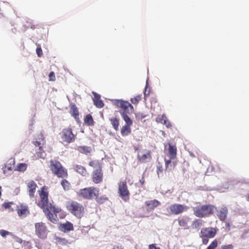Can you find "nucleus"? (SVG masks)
Masks as SVG:
<instances>
[{"mask_svg":"<svg viewBox=\"0 0 249 249\" xmlns=\"http://www.w3.org/2000/svg\"><path fill=\"white\" fill-rule=\"evenodd\" d=\"M40 200L38 201V205L43 209L48 219L53 223L57 221V213L60 211L61 209L55 207L53 204L49 203L47 188L43 186L40 191H38Z\"/></svg>","mask_w":249,"mask_h":249,"instance_id":"f257e3e1","label":"nucleus"},{"mask_svg":"<svg viewBox=\"0 0 249 249\" xmlns=\"http://www.w3.org/2000/svg\"><path fill=\"white\" fill-rule=\"evenodd\" d=\"M216 207L212 204H204L193 207L194 214L198 218H205L213 215Z\"/></svg>","mask_w":249,"mask_h":249,"instance_id":"f03ea898","label":"nucleus"},{"mask_svg":"<svg viewBox=\"0 0 249 249\" xmlns=\"http://www.w3.org/2000/svg\"><path fill=\"white\" fill-rule=\"evenodd\" d=\"M50 162L49 168L53 174L61 178H67L68 177L67 170L59 161L52 160Z\"/></svg>","mask_w":249,"mask_h":249,"instance_id":"7ed1b4c3","label":"nucleus"},{"mask_svg":"<svg viewBox=\"0 0 249 249\" xmlns=\"http://www.w3.org/2000/svg\"><path fill=\"white\" fill-rule=\"evenodd\" d=\"M67 209L77 218H81L85 213V208L83 205L76 201H70L67 203Z\"/></svg>","mask_w":249,"mask_h":249,"instance_id":"20e7f679","label":"nucleus"},{"mask_svg":"<svg viewBox=\"0 0 249 249\" xmlns=\"http://www.w3.org/2000/svg\"><path fill=\"white\" fill-rule=\"evenodd\" d=\"M218 229L217 228L208 227L201 229L199 237L202 240V244L206 245L210 239L213 238L216 235Z\"/></svg>","mask_w":249,"mask_h":249,"instance_id":"39448f33","label":"nucleus"},{"mask_svg":"<svg viewBox=\"0 0 249 249\" xmlns=\"http://www.w3.org/2000/svg\"><path fill=\"white\" fill-rule=\"evenodd\" d=\"M99 194V188L93 186L81 189L77 193L78 196L88 200H92L94 199L95 197L97 196Z\"/></svg>","mask_w":249,"mask_h":249,"instance_id":"423d86ee","label":"nucleus"},{"mask_svg":"<svg viewBox=\"0 0 249 249\" xmlns=\"http://www.w3.org/2000/svg\"><path fill=\"white\" fill-rule=\"evenodd\" d=\"M60 135L62 142L67 144L74 142L76 139V135L74 134L71 127L63 129Z\"/></svg>","mask_w":249,"mask_h":249,"instance_id":"0eeeda50","label":"nucleus"},{"mask_svg":"<svg viewBox=\"0 0 249 249\" xmlns=\"http://www.w3.org/2000/svg\"><path fill=\"white\" fill-rule=\"evenodd\" d=\"M35 228L36 234L38 238L42 239L46 238L48 230L45 223L37 222L35 224Z\"/></svg>","mask_w":249,"mask_h":249,"instance_id":"6e6552de","label":"nucleus"},{"mask_svg":"<svg viewBox=\"0 0 249 249\" xmlns=\"http://www.w3.org/2000/svg\"><path fill=\"white\" fill-rule=\"evenodd\" d=\"M137 159L141 163L149 162L152 159L151 151L147 149L139 150L137 153Z\"/></svg>","mask_w":249,"mask_h":249,"instance_id":"1a4fd4ad","label":"nucleus"},{"mask_svg":"<svg viewBox=\"0 0 249 249\" xmlns=\"http://www.w3.org/2000/svg\"><path fill=\"white\" fill-rule=\"evenodd\" d=\"M118 194L119 196L124 201L129 200L130 193L126 181H121L119 183Z\"/></svg>","mask_w":249,"mask_h":249,"instance_id":"9d476101","label":"nucleus"},{"mask_svg":"<svg viewBox=\"0 0 249 249\" xmlns=\"http://www.w3.org/2000/svg\"><path fill=\"white\" fill-rule=\"evenodd\" d=\"M113 103L117 107L121 108L123 110L120 112H125V113H129V109L131 112L134 110L133 106L127 101H125L123 100H114Z\"/></svg>","mask_w":249,"mask_h":249,"instance_id":"9b49d317","label":"nucleus"},{"mask_svg":"<svg viewBox=\"0 0 249 249\" xmlns=\"http://www.w3.org/2000/svg\"><path fill=\"white\" fill-rule=\"evenodd\" d=\"M189 207L181 204L175 203L169 206L170 213L172 214L178 215L186 212Z\"/></svg>","mask_w":249,"mask_h":249,"instance_id":"f8f14e48","label":"nucleus"},{"mask_svg":"<svg viewBox=\"0 0 249 249\" xmlns=\"http://www.w3.org/2000/svg\"><path fill=\"white\" fill-rule=\"evenodd\" d=\"M104 174L102 169L94 170L91 174L92 181L95 184H99L103 180Z\"/></svg>","mask_w":249,"mask_h":249,"instance_id":"ddd939ff","label":"nucleus"},{"mask_svg":"<svg viewBox=\"0 0 249 249\" xmlns=\"http://www.w3.org/2000/svg\"><path fill=\"white\" fill-rule=\"evenodd\" d=\"M216 211V216L221 221H225L227 218L228 209L227 207H222Z\"/></svg>","mask_w":249,"mask_h":249,"instance_id":"4468645a","label":"nucleus"},{"mask_svg":"<svg viewBox=\"0 0 249 249\" xmlns=\"http://www.w3.org/2000/svg\"><path fill=\"white\" fill-rule=\"evenodd\" d=\"M190 218L189 217L184 215L180 216L178 217L177 220L178 225L184 230H187L189 227L188 226Z\"/></svg>","mask_w":249,"mask_h":249,"instance_id":"2eb2a0df","label":"nucleus"},{"mask_svg":"<svg viewBox=\"0 0 249 249\" xmlns=\"http://www.w3.org/2000/svg\"><path fill=\"white\" fill-rule=\"evenodd\" d=\"M160 202L157 199L148 200L145 202V205L146 207L147 212H150L153 211L155 208L159 206Z\"/></svg>","mask_w":249,"mask_h":249,"instance_id":"dca6fc26","label":"nucleus"},{"mask_svg":"<svg viewBox=\"0 0 249 249\" xmlns=\"http://www.w3.org/2000/svg\"><path fill=\"white\" fill-rule=\"evenodd\" d=\"M17 213L20 217H25L30 213L28 207L25 205H21L17 209Z\"/></svg>","mask_w":249,"mask_h":249,"instance_id":"f3484780","label":"nucleus"},{"mask_svg":"<svg viewBox=\"0 0 249 249\" xmlns=\"http://www.w3.org/2000/svg\"><path fill=\"white\" fill-rule=\"evenodd\" d=\"M29 195L30 197H34L36 192V184L33 180H31L27 184Z\"/></svg>","mask_w":249,"mask_h":249,"instance_id":"a211bd4d","label":"nucleus"},{"mask_svg":"<svg viewBox=\"0 0 249 249\" xmlns=\"http://www.w3.org/2000/svg\"><path fill=\"white\" fill-rule=\"evenodd\" d=\"M174 159H170L167 160L164 159L165 161V171L170 172L171 171H173L175 168V166L177 165V161H172V160H173Z\"/></svg>","mask_w":249,"mask_h":249,"instance_id":"6ab92c4d","label":"nucleus"},{"mask_svg":"<svg viewBox=\"0 0 249 249\" xmlns=\"http://www.w3.org/2000/svg\"><path fill=\"white\" fill-rule=\"evenodd\" d=\"M168 154L169 159H175L177 157V149L176 145H172L171 143H168Z\"/></svg>","mask_w":249,"mask_h":249,"instance_id":"aec40b11","label":"nucleus"},{"mask_svg":"<svg viewBox=\"0 0 249 249\" xmlns=\"http://www.w3.org/2000/svg\"><path fill=\"white\" fill-rule=\"evenodd\" d=\"M89 165L94 170L102 169V163L99 160H92L89 162Z\"/></svg>","mask_w":249,"mask_h":249,"instance_id":"412c9836","label":"nucleus"},{"mask_svg":"<svg viewBox=\"0 0 249 249\" xmlns=\"http://www.w3.org/2000/svg\"><path fill=\"white\" fill-rule=\"evenodd\" d=\"M70 113L72 116H73L75 119H79V111L77 107L74 104H71L70 105Z\"/></svg>","mask_w":249,"mask_h":249,"instance_id":"4be33fe9","label":"nucleus"},{"mask_svg":"<svg viewBox=\"0 0 249 249\" xmlns=\"http://www.w3.org/2000/svg\"><path fill=\"white\" fill-rule=\"evenodd\" d=\"M205 222L201 219L198 218L195 219L192 223V227L193 229H197L200 228L204 225Z\"/></svg>","mask_w":249,"mask_h":249,"instance_id":"5701e85b","label":"nucleus"},{"mask_svg":"<svg viewBox=\"0 0 249 249\" xmlns=\"http://www.w3.org/2000/svg\"><path fill=\"white\" fill-rule=\"evenodd\" d=\"M77 150L81 153L87 155L91 152L92 149L90 146L84 145L77 146Z\"/></svg>","mask_w":249,"mask_h":249,"instance_id":"b1692460","label":"nucleus"},{"mask_svg":"<svg viewBox=\"0 0 249 249\" xmlns=\"http://www.w3.org/2000/svg\"><path fill=\"white\" fill-rule=\"evenodd\" d=\"M120 114L123 120L126 123L125 125L128 126H132L133 124V121L130 118V117L127 115V113H125V112H120Z\"/></svg>","mask_w":249,"mask_h":249,"instance_id":"393cba45","label":"nucleus"},{"mask_svg":"<svg viewBox=\"0 0 249 249\" xmlns=\"http://www.w3.org/2000/svg\"><path fill=\"white\" fill-rule=\"evenodd\" d=\"M131 126L124 125L123 126L121 130V133L122 136H128L131 132Z\"/></svg>","mask_w":249,"mask_h":249,"instance_id":"a878e982","label":"nucleus"},{"mask_svg":"<svg viewBox=\"0 0 249 249\" xmlns=\"http://www.w3.org/2000/svg\"><path fill=\"white\" fill-rule=\"evenodd\" d=\"M84 123L88 126H93L94 122L90 114H87L84 118Z\"/></svg>","mask_w":249,"mask_h":249,"instance_id":"bb28decb","label":"nucleus"},{"mask_svg":"<svg viewBox=\"0 0 249 249\" xmlns=\"http://www.w3.org/2000/svg\"><path fill=\"white\" fill-rule=\"evenodd\" d=\"M75 170L77 173L83 176H86L88 174L87 169L81 165H76Z\"/></svg>","mask_w":249,"mask_h":249,"instance_id":"cd10ccee","label":"nucleus"},{"mask_svg":"<svg viewBox=\"0 0 249 249\" xmlns=\"http://www.w3.org/2000/svg\"><path fill=\"white\" fill-rule=\"evenodd\" d=\"M111 125H112L113 128L116 130L117 131L119 129V119L118 118L114 117L112 118H110L109 119Z\"/></svg>","mask_w":249,"mask_h":249,"instance_id":"c85d7f7f","label":"nucleus"},{"mask_svg":"<svg viewBox=\"0 0 249 249\" xmlns=\"http://www.w3.org/2000/svg\"><path fill=\"white\" fill-rule=\"evenodd\" d=\"M61 227L65 231L73 230V225L70 222H67L65 223L62 224Z\"/></svg>","mask_w":249,"mask_h":249,"instance_id":"c756f323","label":"nucleus"},{"mask_svg":"<svg viewBox=\"0 0 249 249\" xmlns=\"http://www.w3.org/2000/svg\"><path fill=\"white\" fill-rule=\"evenodd\" d=\"M94 199L99 204H103L105 203L106 201L108 200V198L105 196H99L97 195V196H95Z\"/></svg>","mask_w":249,"mask_h":249,"instance_id":"7c9ffc66","label":"nucleus"},{"mask_svg":"<svg viewBox=\"0 0 249 249\" xmlns=\"http://www.w3.org/2000/svg\"><path fill=\"white\" fill-rule=\"evenodd\" d=\"M63 179L61 182V185L63 187L64 190H69L71 188L70 183L67 180L65 179V178Z\"/></svg>","mask_w":249,"mask_h":249,"instance_id":"2f4dec72","label":"nucleus"},{"mask_svg":"<svg viewBox=\"0 0 249 249\" xmlns=\"http://www.w3.org/2000/svg\"><path fill=\"white\" fill-rule=\"evenodd\" d=\"M36 154L38 158L43 159H44L46 156V153L43 150V147L38 148V151H36Z\"/></svg>","mask_w":249,"mask_h":249,"instance_id":"473e14b6","label":"nucleus"},{"mask_svg":"<svg viewBox=\"0 0 249 249\" xmlns=\"http://www.w3.org/2000/svg\"><path fill=\"white\" fill-rule=\"evenodd\" d=\"M218 245V241L217 239H215L211 243L206 249H215Z\"/></svg>","mask_w":249,"mask_h":249,"instance_id":"72a5a7b5","label":"nucleus"},{"mask_svg":"<svg viewBox=\"0 0 249 249\" xmlns=\"http://www.w3.org/2000/svg\"><path fill=\"white\" fill-rule=\"evenodd\" d=\"M27 165L24 163H21L18 164L17 167V170L18 171L24 172L26 170Z\"/></svg>","mask_w":249,"mask_h":249,"instance_id":"f704fd0d","label":"nucleus"},{"mask_svg":"<svg viewBox=\"0 0 249 249\" xmlns=\"http://www.w3.org/2000/svg\"><path fill=\"white\" fill-rule=\"evenodd\" d=\"M3 172L4 175H8L10 172L12 171V168L11 166H7L6 164L2 167Z\"/></svg>","mask_w":249,"mask_h":249,"instance_id":"c9c22d12","label":"nucleus"},{"mask_svg":"<svg viewBox=\"0 0 249 249\" xmlns=\"http://www.w3.org/2000/svg\"><path fill=\"white\" fill-rule=\"evenodd\" d=\"M141 99H142V95H137L134 98H131V102L133 104H138L139 102L141 100Z\"/></svg>","mask_w":249,"mask_h":249,"instance_id":"e433bc0d","label":"nucleus"},{"mask_svg":"<svg viewBox=\"0 0 249 249\" xmlns=\"http://www.w3.org/2000/svg\"><path fill=\"white\" fill-rule=\"evenodd\" d=\"M94 104L98 108H102L104 106V103L101 99L94 102Z\"/></svg>","mask_w":249,"mask_h":249,"instance_id":"4c0bfd02","label":"nucleus"},{"mask_svg":"<svg viewBox=\"0 0 249 249\" xmlns=\"http://www.w3.org/2000/svg\"><path fill=\"white\" fill-rule=\"evenodd\" d=\"M167 117H166L165 114H162L160 117H158L156 119V121L158 123H162L163 122L166 120V118Z\"/></svg>","mask_w":249,"mask_h":249,"instance_id":"58836bf2","label":"nucleus"},{"mask_svg":"<svg viewBox=\"0 0 249 249\" xmlns=\"http://www.w3.org/2000/svg\"><path fill=\"white\" fill-rule=\"evenodd\" d=\"M163 172V167L162 166V165L159 163L157 165V173L158 175H160V174L162 173Z\"/></svg>","mask_w":249,"mask_h":249,"instance_id":"ea45409f","label":"nucleus"},{"mask_svg":"<svg viewBox=\"0 0 249 249\" xmlns=\"http://www.w3.org/2000/svg\"><path fill=\"white\" fill-rule=\"evenodd\" d=\"M36 52L38 57H41L43 53L40 45H38L37 46V47L36 50Z\"/></svg>","mask_w":249,"mask_h":249,"instance_id":"a19ab883","label":"nucleus"},{"mask_svg":"<svg viewBox=\"0 0 249 249\" xmlns=\"http://www.w3.org/2000/svg\"><path fill=\"white\" fill-rule=\"evenodd\" d=\"M11 233L8 231L1 230L0 231V234L3 237H5L7 235L10 234Z\"/></svg>","mask_w":249,"mask_h":249,"instance_id":"79ce46f5","label":"nucleus"},{"mask_svg":"<svg viewBox=\"0 0 249 249\" xmlns=\"http://www.w3.org/2000/svg\"><path fill=\"white\" fill-rule=\"evenodd\" d=\"M49 81H54L55 80V76L53 71H51L49 75Z\"/></svg>","mask_w":249,"mask_h":249,"instance_id":"37998d69","label":"nucleus"},{"mask_svg":"<svg viewBox=\"0 0 249 249\" xmlns=\"http://www.w3.org/2000/svg\"><path fill=\"white\" fill-rule=\"evenodd\" d=\"M234 247L231 244L227 245H223L221 247V249H233Z\"/></svg>","mask_w":249,"mask_h":249,"instance_id":"c03bdc74","label":"nucleus"},{"mask_svg":"<svg viewBox=\"0 0 249 249\" xmlns=\"http://www.w3.org/2000/svg\"><path fill=\"white\" fill-rule=\"evenodd\" d=\"M162 124H165L167 128H169L172 126V125L171 124L170 121L167 119V118H166V120H164Z\"/></svg>","mask_w":249,"mask_h":249,"instance_id":"a18cd8bd","label":"nucleus"},{"mask_svg":"<svg viewBox=\"0 0 249 249\" xmlns=\"http://www.w3.org/2000/svg\"><path fill=\"white\" fill-rule=\"evenodd\" d=\"M13 204V202H5L2 204V206L5 209H9Z\"/></svg>","mask_w":249,"mask_h":249,"instance_id":"49530a36","label":"nucleus"},{"mask_svg":"<svg viewBox=\"0 0 249 249\" xmlns=\"http://www.w3.org/2000/svg\"><path fill=\"white\" fill-rule=\"evenodd\" d=\"M93 95H94V98H93V101L94 102H95L97 100H99L100 99V95L98 94L97 93L94 92H92Z\"/></svg>","mask_w":249,"mask_h":249,"instance_id":"de8ad7c7","label":"nucleus"},{"mask_svg":"<svg viewBox=\"0 0 249 249\" xmlns=\"http://www.w3.org/2000/svg\"><path fill=\"white\" fill-rule=\"evenodd\" d=\"M33 143L36 146H38V148L42 147V146H41V143L40 141H39V142L37 141H34Z\"/></svg>","mask_w":249,"mask_h":249,"instance_id":"09e8293b","label":"nucleus"},{"mask_svg":"<svg viewBox=\"0 0 249 249\" xmlns=\"http://www.w3.org/2000/svg\"><path fill=\"white\" fill-rule=\"evenodd\" d=\"M149 249H160L159 247H157L155 244H151L149 246Z\"/></svg>","mask_w":249,"mask_h":249,"instance_id":"8fccbe9b","label":"nucleus"},{"mask_svg":"<svg viewBox=\"0 0 249 249\" xmlns=\"http://www.w3.org/2000/svg\"><path fill=\"white\" fill-rule=\"evenodd\" d=\"M145 182V179L144 177H142V178L140 180V182L141 185H143Z\"/></svg>","mask_w":249,"mask_h":249,"instance_id":"3c124183","label":"nucleus"},{"mask_svg":"<svg viewBox=\"0 0 249 249\" xmlns=\"http://www.w3.org/2000/svg\"><path fill=\"white\" fill-rule=\"evenodd\" d=\"M112 249H124V248L122 247H120L118 246H115L113 247Z\"/></svg>","mask_w":249,"mask_h":249,"instance_id":"603ef678","label":"nucleus"},{"mask_svg":"<svg viewBox=\"0 0 249 249\" xmlns=\"http://www.w3.org/2000/svg\"><path fill=\"white\" fill-rule=\"evenodd\" d=\"M134 148V150H135V151H137V153L138 152V151H139V150H142V149H140L137 146H135Z\"/></svg>","mask_w":249,"mask_h":249,"instance_id":"864d4df0","label":"nucleus"},{"mask_svg":"<svg viewBox=\"0 0 249 249\" xmlns=\"http://www.w3.org/2000/svg\"><path fill=\"white\" fill-rule=\"evenodd\" d=\"M145 116H142V115H141V116H140V114H137V115L136 117H137V118H138V117H140V118H141V119H142V118H143L145 117Z\"/></svg>","mask_w":249,"mask_h":249,"instance_id":"5fc2aeb1","label":"nucleus"},{"mask_svg":"<svg viewBox=\"0 0 249 249\" xmlns=\"http://www.w3.org/2000/svg\"><path fill=\"white\" fill-rule=\"evenodd\" d=\"M247 199V200L249 202V194L248 195Z\"/></svg>","mask_w":249,"mask_h":249,"instance_id":"6e6d98bb","label":"nucleus"},{"mask_svg":"<svg viewBox=\"0 0 249 249\" xmlns=\"http://www.w3.org/2000/svg\"><path fill=\"white\" fill-rule=\"evenodd\" d=\"M226 226H230V224L229 223H226Z\"/></svg>","mask_w":249,"mask_h":249,"instance_id":"4d7b16f0","label":"nucleus"},{"mask_svg":"<svg viewBox=\"0 0 249 249\" xmlns=\"http://www.w3.org/2000/svg\"><path fill=\"white\" fill-rule=\"evenodd\" d=\"M41 141H42V142H43V141H44L43 139H41Z\"/></svg>","mask_w":249,"mask_h":249,"instance_id":"13d9d810","label":"nucleus"},{"mask_svg":"<svg viewBox=\"0 0 249 249\" xmlns=\"http://www.w3.org/2000/svg\"><path fill=\"white\" fill-rule=\"evenodd\" d=\"M61 240H63V241H65V239H62Z\"/></svg>","mask_w":249,"mask_h":249,"instance_id":"bf43d9fd","label":"nucleus"},{"mask_svg":"<svg viewBox=\"0 0 249 249\" xmlns=\"http://www.w3.org/2000/svg\"><path fill=\"white\" fill-rule=\"evenodd\" d=\"M141 216L143 217H145L146 216H145V215H142V216Z\"/></svg>","mask_w":249,"mask_h":249,"instance_id":"052dcab7","label":"nucleus"},{"mask_svg":"<svg viewBox=\"0 0 249 249\" xmlns=\"http://www.w3.org/2000/svg\"><path fill=\"white\" fill-rule=\"evenodd\" d=\"M145 92H146V90L145 91ZM144 95H146V93L144 92Z\"/></svg>","mask_w":249,"mask_h":249,"instance_id":"680f3d73","label":"nucleus"}]
</instances>
